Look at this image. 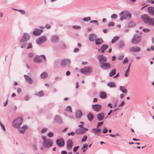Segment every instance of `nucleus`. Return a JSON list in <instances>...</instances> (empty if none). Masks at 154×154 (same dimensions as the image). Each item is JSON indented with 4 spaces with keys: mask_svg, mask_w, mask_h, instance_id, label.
Segmentation results:
<instances>
[{
    "mask_svg": "<svg viewBox=\"0 0 154 154\" xmlns=\"http://www.w3.org/2000/svg\"><path fill=\"white\" fill-rule=\"evenodd\" d=\"M141 17L145 24H147L150 26L154 25V19L150 17L148 14H143Z\"/></svg>",
    "mask_w": 154,
    "mask_h": 154,
    "instance_id": "f257e3e1",
    "label": "nucleus"
},
{
    "mask_svg": "<svg viewBox=\"0 0 154 154\" xmlns=\"http://www.w3.org/2000/svg\"><path fill=\"white\" fill-rule=\"evenodd\" d=\"M42 139L43 142L42 143L43 146L45 148H49L51 147L53 145V142L50 139H47L45 137L42 136Z\"/></svg>",
    "mask_w": 154,
    "mask_h": 154,
    "instance_id": "f03ea898",
    "label": "nucleus"
},
{
    "mask_svg": "<svg viewBox=\"0 0 154 154\" xmlns=\"http://www.w3.org/2000/svg\"><path fill=\"white\" fill-rule=\"evenodd\" d=\"M119 16H120V20L122 21L126 19H130L131 17V14L127 11H123L121 12Z\"/></svg>",
    "mask_w": 154,
    "mask_h": 154,
    "instance_id": "7ed1b4c3",
    "label": "nucleus"
},
{
    "mask_svg": "<svg viewBox=\"0 0 154 154\" xmlns=\"http://www.w3.org/2000/svg\"><path fill=\"white\" fill-rule=\"evenodd\" d=\"M23 121V119L21 117H18L15 119L13 122L12 125L14 127L19 128Z\"/></svg>",
    "mask_w": 154,
    "mask_h": 154,
    "instance_id": "20e7f679",
    "label": "nucleus"
},
{
    "mask_svg": "<svg viewBox=\"0 0 154 154\" xmlns=\"http://www.w3.org/2000/svg\"><path fill=\"white\" fill-rule=\"evenodd\" d=\"M42 59L44 62L46 61V58L44 55H36L34 57L33 60L35 63H40L42 62Z\"/></svg>",
    "mask_w": 154,
    "mask_h": 154,
    "instance_id": "39448f33",
    "label": "nucleus"
},
{
    "mask_svg": "<svg viewBox=\"0 0 154 154\" xmlns=\"http://www.w3.org/2000/svg\"><path fill=\"white\" fill-rule=\"evenodd\" d=\"M80 71L83 74L85 75L91 73L92 71V68L91 67H85L82 69H81Z\"/></svg>",
    "mask_w": 154,
    "mask_h": 154,
    "instance_id": "423d86ee",
    "label": "nucleus"
},
{
    "mask_svg": "<svg viewBox=\"0 0 154 154\" xmlns=\"http://www.w3.org/2000/svg\"><path fill=\"white\" fill-rule=\"evenodd\" d=\"M141 35H134L132 39V43L135 45L139 43L141 41Z\"/></svg>",
    "mask_w": 154,
    "mask_h": 154,
    "instance_id": "0eeeda50",
    "label": "nucleus"
},
{
    "mask_svg": "<svg viewBox=\"0 0 154 154\" xmlns=\"http://www.w3.org/2000/svg\"><path fill=\"white\" fill-rule=\"evenodd\" d=\"M29 38L30 36L27 33H24L23 37L20 40V42H25L28 41Z\"/></svg>",
    "mask_w": 154,
    "mask_h": 154,
    "instance_id": "6e6552de",
    "label": "nucleus"
},
{
    "mask_svg": "<svg viewBox=\"0 0 154 154\" xmlns=\"http://www.w3.org/2000/svg\"><path fill=\"white\" fill-rule=\"evenodd\" d=\"M101 68L104 70L109 69L111 67V65L109 63H100Z\"/></svg>",
    "mask_w": 154,
    "mask_h": 154,
    "instance_id": "1a4fd4ad",
    "label": "nucleus"
},
{
    "mask_svg": "<svg viewBox=\"0 0 154 154\" xmlns=\"http://www.w3.org/2000/svg\"><path fill=\"white\" fill-rule=\"evenodd\" d=\"M92 109L95 112H98L101 109L102 106L99 104H95L92 105Z\"/></svg>",
    "mask_w": 154,
    "mask_h": 154,
    "instance_id": "9d476101",
    "label": "nucleus"
},
{
    "mask_svg": "<svg viewBox=\"0 0 154 154\" xmlns=\"http://www.w3.org/2000/svg\"><path fill=\"white\" fill-rule=\"evenodd\" d=\"M47 40L46 37L45 36H42L37 38L36 40V42L38 44L42 43Z\"/></svg>",
    "mask_w": 154,
    "mask_h": 154,
    "instance_id": "9b49d317",
    "label": "nucleus"
},
{
    "mask_svg": "<svg viewBox=\"0 0 154 154\" xmlns=\"http://www.w3.org/2000/svg\"><path fill=\"white\" fill-rule=\"evenodd\" d=\"M88 130L87 128H79L75 130V133L77 134H84Z\"/></svg>",
    "mask_w": 154,
    "mask_h": 154,
    "instance_id": "f8f14e48",
    "label": "nucleus"
},
{
    "mask_svg": "<svg viewBox=\"0 0 154 154\" xmlns=\"http://www.w3.org/2000/svg\"><path fill=\"white\" fill-rule=\"evenodd\" d=\"M43 31L42 29L35 28L32 33V34L35 36H39L40 35Z\"/></svg>",
    "mask_w": 154,
    "mask_h": 154,
    "instance_id": "ddd939ff",
    "label": "nucleus"
},
{
    "mask_svg": "<svg viewBox=\"0 0 154 154\" xmlns=\"http://www.w3.org/2000/svg\"><path fill=\"white\" fill-rule=\"evenodd\" d=\"M71 62L70 60L67 59H65L61 60L60 64L63 66H65L69 65Z\"/></svg>",
    "mask_w": 154,
    "mask_h": 154,
    "instance_id": "4468645a",
    "label": "nucleus"
},
{
    "mask_svg": "<svg viewBox=\"0 0 154 154\" xmlns=\"http://www.w3.org/2000/svg\"><path fill=\"white\" fill-rule=\"evenodd\" d=\"M97 58L100 63H104L107 61V58L102 55H98Z\"/></svg>",
    "mask_w": 154,
    "mask_h": 154,
    "instance_id": "2eb2a0df",
    "label": "nucleus"
},
{
    "mask_svg": "<svg viewBox=\"0 0 154 154\" xmlns=\"http://www.w3.org/2000/svg\"><path fill=\"white\" fill-rule=\"evenodd\" d=\"M56 143L60 147H63L65 144L64 140L62 138H59L57 139Z\"/></svg>",
    "mask_w": 154,
    "mask_h": 154,
    "instance_id": "dca6fc26",
    "label": "nucleus"
},
{
    "mask_svg": "<svg viewBox=\"0 0 154 154\" xmlns=\"http://www.w3.org/2000/svg\"><path fill=\"white\" fill-rule=\"evenodd\" d=\"M109 47L108 45H102L100 49L98 48V51H100L101 53H103L105 52V51Z\"/></svg>",
    "mask_w": 154,
    "mask_h": 154,
    "instance_id": "f3484780",
    "label": "nucleus"
},
{
    "mask_svg": "<svg viewBox=\"0 0 154 154\" xmlns=\"http://www.w3.org/2000/svg\"><path fill=\"white\" fill-rule=\"evenodd\" d=\"M105 114L104 112H101L97 115V118L99 121H102L104 117Z\"/></svg>",
    "mask_w": 154,
    "mask_h": 154,
    "instance_id": "a211bd4d",
    "label": "nucleus"
},
{
    "mask_svg": "<svg viewBox=\"0 0 154 154\" xmlns=\"http://www.w3.org/2000/svg\"><path fill=\"white\" fill-rule=\"evenodd\" d=\"M24 77L26 79V81L30 85L32 84L33 82V80L28 75H24Z\"/></svg>",
    "mask_w": 154,
    "mask_h": 154,
    "instance_id": "6ab92c4d",
    "label": "nucleus"
},
{
    "mask_svg": "<svg viewBox=\"0 0 154 154\" xmlns=\"http://www.w3.org/2000/svg\"><path fill=\"white\" fill-rule=\"evenodd\" d=\"M58 39L59 37L58 35H54L51 37V41L52 42L55 43L58 42Z\"/></svg>",
    "mask_w": 154,
    "mask_h": 154,
    "instance_id": "aec40b11",
    "label": "nucleus"
},
{
    "mask_svg": "<svg viewBox=\"0 0 154 154\" xmlns=\"http://www.w3.org/2000/svg\"><path fill=\"white\" fill-rule=\"evenodd\" d=\"M73 144V141L71 139L68 140L66 143V148L69 149L72 148Z\"/></svg>",
    "mask_w": 154,
    "mask_h": 154,
    "instance_id": "412c9836",
    "label": "nucleus"
},
{
    "mask_svg": "<svg viewBox=\"0 0 154 154\" xmlns=\"http://www.w3.org/2000/svg\"><path fill=\"white\" fill-rule=\"evenodd\" d=\"M129 51L130 52H139L140 51V48L136 46L131 47Z\"/></svg>",
    "mask_w": 154,
    "mask_h": 154,
    "instance_id": "4be33fe9",
    "label": "nucleus"
},
{
    "mask_svg": "<svg viewBox=\"0 0 154 154\" xmlns=\"http://www.w3.org/2000/svg\"><path fill=\"white\" fill-rule=\"evenodd\" d=\"M96 35L94 33L90 34L88 36V39L90 41L92 42L96 39Z\"/></svg>",
    "mask_w": 154,
    "mask_h": 154,
    "instance_id": "5701e85b",
    "label": "nucleus"
},
{
    "mask_svg": "<svg viewBox=\"0 0 154 154\" xmlns=\"http://www.w3.org/2000/svg\"><path fill=\"white\" fill-rule=\"evenodd\" d=\"M147 11L148 13L151 15H154V7L150 6L147 8Z\"/></svg>",
    "mask_w": 154,
    "mask_h": 154,
    "instance_id": "b1692460",
    "label": "nucleus"
},
{
    "mask_svg": "<svg viewBox=\"0 0 154 154\" xmlns=\"http://www.w3.org/2000/svg\"><path fill=\"white\" fill-rule=\"evenodd\" d=\"M54 120L56 122L59 124L61 123L62 122V119L61 117L58 115H57L55 117Z\"/></svg>",
    "mask_w": 154,
    "mask_h": 154,
    "instance_id": "393cba45",
    "label": "nucleus"
},
{
    "mask_svg": "<svg viewBox=\"0 0 154 154\" xmlns=\"http://www.w3.org/2000/svg\"><path fill=\"white\" fill-rule=\"evenodd\" d=\"M28 128V126L26 125H23L19 130V132L20 134H24L25 130Z\"/></svg>",
    "mask_w": 154,
    "mask_h": 154,
    "instance_id": "a878e982",
    "label": "nucleus"
},
{
    "mask_svg": "<svg viewBox=\"0 0 154 154\" xmlns=\"http://www.w3.org/2000/svg\"><path fill=\"white\" fill-rule=\"evenodd\" d=\"M95 45H99L103 42V39L101 38L96 39L95 40Z\"/></svg>",
    "mask_w": 154,
    "mask_h": 154,
    "instance_id": "bb28decb",
    "label": "nucleus"
},
{
    "mask_svg": "<svg viewBox=\"0 0 154 154\" xmlns=\"http://www.w3.org/2000/svg\"><path fill=\"white\" fill-rule=\"evenodd\" d=\"M92 132L93 133L95 134H99L101 132L100 128H93L92 130Z\"/></svg>",
    "mask_w": 154,
    "mask_h": 154,
    "instance_id": "cd10ccee",
    "label": "nucleus"
},
{
    "mask_svg": "<svg viewBox=\"0 0 154 154\" xmlns=\"http://www.w3.org/2000/svg\"><path fill=\"white\" fill-rule=\"evenodd\" d=\"M82 115V113L80 110H78L76 112L75 116L76 118H80Z\"/></svg>",
    "mask_w": 154,
    "mask_h": 154,
    "instance_id": "c85d7f7f",
    "label": "nucleus"
},
{
    "mask_svg": "<svg viewBox=\"0 0 154 154\" xmlns=\"http://www.w3.org/2000/svg\"><path fill=\"white\" fill-rule=\"evenodd\" d=\"M87 117L88 120L91 121L94 118V116L92 113L89 112L87 114Z\"/></svg>",
    "mask_w": 154,
    "mask_h": 154,
    "instance_id": "c756f323",
    "label": "nucleus"
},
{
    "mask_svg": "<svg viewBox=\"0 0 154 154\" xmlns=\"http://www.w3.org/2000/svg\"><path fill=\"white\" fill-rule=\"evenodd\" d=\"M100 98L102 99H105L107 97V94L106 93L103 91H101L99 94Z\"/></svg>",
    "mask_w": 154,
    "mask_h": 154,
    "instance_id": "7c9ffc66",
    "label": "nucleus"
},
{
    "mask_svg": "<svg viewBox=\"0 0 154 154\" xmlns=\"http://www.w3.org/2000/svg\"><path fill=\"white\" fill-rule=\"evenodd\" d=\"M48 76V74L47 72H43L40 75V77L41 78L45 79Z\"/></svg>",
    "mask_w": 154,
    "mask_h": 154,
    "instance_id": "2f4dec72",
    "label": "nucleus"
},
{
    "mask_svg": "<svg viewBox=\"0 0 154 154\" xmlns=\"http://www.w3.org/2000/svg\"><path fill=\"white\" fill-rule=\"evenodd\" d=\"M116 70L115 69H114L112 70L109 74V76L112 77L114 75L116 74Z\"/></svg>",
    "mask_w": 154,
    "mask_h": 154,
    "instance_id": "473e14b6",
    "label": "nucleus"
},
{
    "mask_svg": "<svg viewBox=\"0 0 154 154\" xmlns=\"http://www.w3.org/2000/svg\"><path fill=\"white\" fill-rule=\"evenodd\" d=\"M131 64V63H130L129 64V65L128 67V68L125 72L124 75V76L125 77H127L128 76V74L129 73L130 69V68Z\"/></svg>",
    "mask_w": 154,
    "mask_h": 154,
    "instance_id": "72a5a7b5",
    "label": "nucleus"
},
{
    "mask_svg": "<svg viewBox=\"0 0 154 154\" xmlns=\"http://www.w3.org/2000/svg\"><path fill=\"white\" fill-rule=\"evenodd\" d=\"M108 86L110 87V88H115L116 87V85L115 83L113 82H110L107 84Z\"/></svg>",
    "mask_w": 154,
    "mask_h": 154,
    "instance_id": "f704fd0d",
    "label": "nucleus"
},
{
    "mask_svg": "<svg viewBox=\"0 0 154 154\" xmlns=\"http://www.w3.org/2000/svg\"><path fill=\"white\" fill-rule=\"evenodd\" d=\"M119 89L121 91V92L125 94H126L127 93V90L124 88L122 86H120L119 87Z\"/></svg>",
    "mask_w": 154,
    "mask_h": 154,
    "instance_id": "c9c22d12",
    "label": "nucleus"
},
{
    "mask_svg": "<svg viewBox=\"0 0 154 154\" xmlns=\"http://www.w3.org/2000/svg\"><path fill=\"white\" fill-rule=\"evenodd\" d=\"M124 45L125 44L123 41H120L119 45V48H122L124 46Z\"/></svg>",
    "mask_w": 154,
    "mask_h": 154,
    "instance_id": "e433bc0d",
    "label": "nucleus"
},
{
    "mask_svg": "<svg viewBox=\"0 0 154 154\" xmlns=\"http://www.w3.org/2000/svg\"><path fill=\"white\" fill-rule=\"evenodd\" d=\"M88 144H85L83 145V147L82 148V149H83V152H85L86 150H87L88 148Z\"/></svg>",
    "mask_w": 154,
    "mask_h": 154,
    "instance_id": "4c0bfd02",
    "label": "nucleus"
},
{
    "mask_svg": "<svg viewBox=\"0 0 154 154\" xmlns=\"http://www.w3.org/2000/svg\"><path fill=\"white\" fill-rule=\"evenodd\" d=\"M119 38V37L118 36H116L114 37L112 40V43H115L116 42Z\"/></svg>",
    "mask_w": 154,
    "mask_h": 154,
    "instance_id": "58836bf2",
    "label": "nucleus"
},
{
    "mask_svg": "<svg viewBox=\"0 0 154 154\" xmlns=\"http://www.w3.org/2000/svg\"><path fill=\"white\" fill-rule=\"evenodd\" d=\"M35 95L40 97L43 96V92L42 91H40L37 94H35Z\"/></svg>",
    "mask_w": 154,
    "mask_h": 154,
    "instance_id": "ea45409f",
    "label": "nucleus"
},
{
    "mask_svg": "<svg viewBox=\"0 0 154 154\" xmlns=\"http://www.w3.org/2000/svg\"><path fill=\"white\" fill-rule=\"evenodd\" d=\"M135 24L134 22L131 21L128 23V26L129 27H132L135 26Z\"/></svg>",
    "mask_w": 154,
    "mask_h": 154,
    "instance_id": "a19ab883",
    "label": "nucleus"
},
{
    "mask_svg": "<svg viewBox=\"0 0 154 154\" xmlns=\"http://www.w3.org/2000/svg\"><path fill=\"white\" fill-rule=\"evenodd\" d=\"M83 20L85 22H88L91 20V17H88L84 18Z\"/></svg>",
    "mask_w": 154,
    "mask_h": 154,
    "instance_id": "79ce46f5",
    "label": "nucleus"
},
{
    "mask_svg": "<svg viewBox=\"0 0 154 154\" xmlns=\"http://www.w3.org/2000/svg\"><path fill=\"white\" fill-rule=\"evenodd\" d=\"M0 125L1 127V128L2 129L5 131V126L4 125L1 123V122L0 121Z\"/></svg>",
    "mask_w": 154,
    "mask_h": 154,
    "instance_id": "37998d69",
    "label": "nucleus"
},
{
    "mask_svg": "<svg viewBox=\"0 0 154 154\" xmlns=\"http://www.w3.org/2000/svg\"><path fill=\"white\" fill-rule=\"evenodd\" d=\"M14 10L17 11H20V13L22 14H25V11H24L22 10H20V9H14Z\"/></svg>",
    "mask_w": 154,
    "mask_h": 154,
    "instance_id": "c03bdc74",
    "label": "nucleus"
},
{
    "mask_svg": "<svg viewBox=\"0 0 154 154\" xmlns=\"http://www.w3.org/2000/svg\"><path fill=\"white\" fill-rule=\"evenodd\" d=\"M66 110L68 112H72V108L70 106H69L67 107Z\"/></svg>",
    "mask_w": 154,
    "mask_h": 154,
    "instance_id": "a18cd8bd",
    "label": "nucleus"
},
{
    "mask_svg": "<svg viewBox=\"0 0 154 154\" xmlns=\"http://www.w3.org/2000/svg\"><path fill=\"white\" fill-rule=\"evenodd\" d=\"M117 15L115 14H113L111 16V18L112 19H116L117 18Z\"/></svg>",
    "mask_w": 154,
    "mask_h": 154,
    "instance_id": "49530a36",
    "label": "nucleus"
},
{
    "mask_svg": "<svg viewBox=\"0 0 154 154\" xmlns=\"http://www.w3.org/2000/svg\"><path fill=\"white\" fill-rule=\"evenodd\" d=\"M72 28L74 29H79L81 28V26H76V25L73 26H72Z\"/></svg>",
    "mask_w": 154,
    "mask_h": 154,
    "instance_id": "de8ad7c7",
    "label": "nucleus"
},
{
    "mask_svg": "<svg viewBox=\"0 0 154 154\" xmlns=\"http://www.w3.org/2000/svg\"><path fill=\"white\" fill-rule=\"evenodd\" d=\"M108 131L106 127H104L103 128L102 133L103 134H106L107 132Z\"/></svg>",
    "mask_w": 154,
    "mask_h": 154,
    "instance_id": "09e8293b",
    "label": "nucleus"
},
{
    "mask_svg": "<svg viewBox=\"0 0 154 154\" xmlns=\"http://www.w3.org/2000/svg\"><path fill=\"white\" fill-rule=\"evenodd\" d=\"M154 50V46H151L150 48H148L147 49V51H153Z\"/></svg>",
    "mask_w": 154,
    "mask_h": 154,
    "instance_id": "8fccbe9b",
    "label": "nucleus"
},
{
    "mask_svg": "<svg viewBox=\"0 0 154 154\" xmlns=\"http://www.w3.org/2000/svg\"><path fill=\"white\" fill-rule=\"evenodd\" d=\"M103 124V122H98L97 125V128H98L100 127V126L102 125Z\"/></svg>",
    "mask_w": 154,
    "mask_h": 154,
    "instance_id": "3c124183",
    "label": "nucleus"
},
{
    "mask_svg": "<svg viewBox=\"0 0 154 154\" xmlns=\"http://www.w3.org/2000/svg\"><path fill=\"white\" fill-rule=\"evenodd\" d=\"M90 23H96L97 25H99V23H98V21L97 20H92L90 21Z\"/></svg>",
    "mask_w": 154,
    "mask_h": 154,
    "instance_id": "603ef678",
    "label": "nucleus"
},
{
    "mask_svg": "<svg viewBox=\"0 0 154 154\" xmlns=\"http://www.w3.org/2000/svg\"><path fill=\"white\" fill-rule=\"evenodd\" d=\"M150 30L149 29H142V31L144 32H149Z\"/></svg>",
    "mask_w": 154,
    "mask_h": 154,
    "instance_id": "864d4df0",
    "label": "nucleus"
},
{
    "mask_svg": "<svg viewBox=\"0 0 154 154\" xmlns=\"http://www.w3.org/2000/svg\"><path fill=\"white\" fill-rule=\"evenodd\" d=\"M114 23L113 22H110L108 24V26H114Z\"/></svg>",
    "mask_w": 154,
    "mask_h": 154,
    "instance_id": "5fc2aeb1",
    "label": "nucleus"
},
{
    "mask_svg": "<svg viewBox=\"0 0 154 154\" xmlns=\"http://www.w3.org/2000/svg\"><path fill=\"white\" fill-rule=\"evenodd\" d=\"M87 137L86 135H84L83 138L82 139V141L83 142H85L86 141Z\"/></svg>",
    "mask_w": 154,
    "mask_h": 154,
    "instance_id": "6e6d98bb",
    "label": "nucleus"
},
{
    "mask_svg": "<svg viewBox=\"0 0 154 154\" xmlns=\"http://www.w3.org/2000/svg\"><path fill=\"white\" fill-rule=\"evenodd\" d=\"M34 54L30 52L28 54V57L29 58H31L33 56Z\"/></svg>",
    "mask_w": 154,
    "mask_h": 154,
    "instance_id": "4d7b16f0",
    "label": "nucleus"
},
{
    "mask_svg": "<svg viewBox=\"0 0 154 154\" xmlns=\"http://www.w3.org/2000/svg\"><path fill=\"white\" fill-rule=\"evenodd\" d=\"M47 130V129L46 128H43L41 130V132L42 134H43Z\"/></svg>",
    "mask_w": 154,
    "mask_h": 154,
    "instance_id": "13d9d810",
    "label": "nucleus"
},
{
    "mask_svg": "<svg viewBox=\"0 0 154 154\" xmlns=\"http://www.w3.org/2000/svg\"><path fill=\"white\" fill-rule=\"evenodd\" d=\"M32 47V45L31 43H29L27 45V46L26 48L27 49L31 48Z\"/></svg>",
    "mask_w": 154,
    "mask_h": 154,
    "instance_id": "bf43d9fd",
    "label": "nucleus"
},
{
    "mask_svg": "<svg viewBox=\"0 0 154 154\" xmlns=\"http://www.w3.org/2000/svg\"><path fill=\"white\" fill-rule=\"evenodd\" d=\"M29 96L28 95H26L25 97V100L26 101H28L29 100Z\"/></svg>",
    "mask_w": 154,
    "mask_h": 154,
    "instance_id": "052dcab7",
    "label": "nucleus"
},
{
    "mask_svg": "<svg viewBox=\"0 0 154 154\" xmlns=\"http://www.w3.org/2000/svg\"><path fill=\"white\" fill-rule=\"evenodd\" d=\"M128 57H126L125 58V59L123 62V63H128Z\"/></svg>",
    "mask_w": 154,
    "mask_h": 154,
    "instance_id": "680f3d73",
    "label": "nucleus"
},
{
    "mask_svg": "<svg viewBox=\"0 0 154 154\" xmlns=\"http://www.w3.org/2000/svg\"><path fill=\"white\" fill-rule=\"evenodd\" d=\"M79 147V146H77L74 147L73 149V152H75L78 149Z\"/></svg>",
    "mask_w": 154,
    "mask_h": 154,
    "instance_id": "e2e57ef3",
    "label": "nucleus"
},
{
    "mask_svg": "<svg viewBox=\"0 0 154 154\" xmlns=\"http://www.w3.org/2000/svg\"><path fill=\"white\" fill-rule=\"evenodd\" d=\"M125 103V102L124 101H122L120 104L119 105L118 107H120L121 106H122Z\"/></svg>",
    "mask_w": 154,
    "mask_h": 154,
    "instance_id": "0e129e2a",
    "label": "nucleus"
},
{
    "mask_svg": "<svg viewBox=\"0 0 154 154\" xmlns=\"http://www.w3.org/2000/svg\"><path fill=\"white\" fill-rule=\"evenodd\" d=\"M17 92L18 94H20L21 92V88H18L17 89Z\"/></svg>",
    "mask_w": 154,
    "mask_h": 154,
    "instance_id": "69168bd1",
    "label": "nucleus"
},
{
    "mask_svg": "<svg viewBox=\"0 0 154 154\" xmlns=\"http://www.w3.org/2000/svg\"><path fill=\"white\" fill-rule=\"evenodd\" d=\"M79 49L77 48H75L74 50V52H77L79 51Z\"/></svg>",
    "mask_w": 154,
    "mask_h": 154,
    "instance_id": "338daca9",
    "label": "nucleus"
},
{
    "mask_svg": "<svg viewBox=\"0 0 154 154\" xmlns=\"http://www.w3.org/2000/svg\"><path fill=\"white\" fill-rule=\"evenodd\" d=\"M67 152L65 150H63L61 152V154H67Z\"/></svg>",
    "mask_w": 154,
    "mask_h": 154,
    "instance_id": "774afa93",
    "label": "nucleus"
}]
</instances>
